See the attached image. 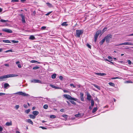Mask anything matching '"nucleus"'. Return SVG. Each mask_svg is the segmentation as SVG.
<instances>
[{"mask_svg":"<svg viewBox=\"0 0 133 133\" xmlns=\"http://www.w3.org/2000/svg\"><path fill=\"white\" fill-rule=\"evenodd\" d=\"M125 45H133V43L131 42H125Z\"/></svg>","mask_w":133,"mask_h":133,"instance_id":"f3484780","label":"nucleus"},{"mask_svg":"<svg viewBox=\"0 0 133 133\" xmlns=\"http://www.w3.org/2000/svg\"><path fill=\"white\" fill-rule=\"evenodd\" d=\"M6 76L7 77V78L11 77H16L18 76L17 75H15L13 74H11L9 75H6Z\"/></svg>","mask_w":133,"mask_h":133,"instance_id":"1a4fd4ad","label":"nucleus"},{"mask_svg":"<svg viewBox=\"0 0 133 133\" xmlns=\"http://www.w3.org/2000/svg\"><path fill=\"white\" fill-rule=\"evenodd\" d=\"M18 1L19 0H12L11 2H18Z\"/></svg>","mask_w":133,"mask_h":133,"instance_id":"58836bf2","label":"nucleus"},{"mask_svg":"<svg viewBox=\"0 0 133 133\" xmlns=\"http://www.w3.org/2000/svg\"><path fill=\"white\" fill-rule=\"evenodd\" d=\"M75 116L76 117H80L81 116V114H78L75 115Z\"/></svg>","mask_w":133,"mask_h":133,"instance_id":"473e14b6","label":"nucleus"},{"mask_svg":"<svg viewBox=\"0 0 133 133\" xmlns=\"http://www.w3.org/2000/svg\"><path fill=\"white\" fill-rule=\"evenodd\" d=\"M63 117H64V118H67V115H63V116H62Z\"/></svg>","mask_w":133,"mask_h":133,"instance_id":"13d9d810","label":"nucleus"},{"mask_svg":"<svg viewBox=\"0 0 133 133\" xmlns=\"http://www.w3.org/2000/svg\"><path fill=\"white\" fill-rule=\"evenodd\" d=\"M32 113L35 116L39 114V112L37 111H34Z\"/></svg>","mask_w":133,"mask_h":133,"instance_id":"4468645a","label":"nucleus"},{"mask_svg":"<svg viewBox=\"0 0 133 133\" xmlns=\"http://www.w3.org/2000/svg\"><path fill=\"white\" fill-rule=\"evenodd\" d=\"M46 28V27L45 26H43L41 28V29L42 30H44Z\"/></svg>","mask_w":133,"mask_h":133,"instance_id":"a19ab883","label":"nucleus"},{"mask_svg":"<svg viewBox=\"0 0 133 133\" xmlns=\"http://www.w3.org/2000/svg\"><path fill=\"white\" fill-rule=\"evenodd\" d=\"M9 51L12 52V51L11 50H8L6 51L5 52L6 53V52H9Z\"/></svg>","mask_w":133,"mask_h":133,"instance_id":"e2e57ef3","label":"nucleus"},{"mask_svg":"<svg viewBox=\"0 0 133 133\" xmlns=\"http://www.w3.org/2000/svg\"><path fill=\"white\" fill-rule=\"evenodd\" d=\"M70 85L71 86H72L74 88H76V86L74 85L73 84L71 83L70 84Z\"/></svg>","mask_w":133,"mask_h":133,"instance_id":"79ce46f5","label":"nucleus"},{"mask_svg":"<svg viewBox=\"0 0 133 133\" xmlns=\"http://www.w3.org/2000/svg\"><path fill=\"white\" fill-rule=\"evenodd\" d=\"M12 124L11 122H6V124L5 125H6L7 126H9L11 125Z\"/></svg>","mask_w":133,"mask_h":133,"instance_id":"aec40b11","label":"nucleus"},{"mask_svg":"<svg viewBox=\"0 0 133 133\" xmlns=\"http://www.w3.org/2000/svg\"><path fill=\"white\" fill-rule=\"evenodd\" d=\"M63 96L64 97L68 99L73 100L76 101H77L78 100L77 98L72 97L71 96L69 95L64 94Z\"/></svg>","mask_w":133,"mask_h":133,"instance_id":"f257e3e1","label":"nucleus"},{"mask_svg":"<svg viewBox=\"0 0 133 133\" xmlns=\"http://www.w3.org/2000/svg\"><path fill=\"white\" fill-rule=\"evenodd\" d=\"M83 31L81 30H76V35L77 37H79L80 35L83 33Z\"/></svg>","mask_w":133,"mask_h":133,"instance_id":"39448f33","label":"nucleus"},{"mask_svg":"<svg viewBox=\"0 0 133 133\" xmlns=\"http://www.w3.org/2000/svg\"><path fill=\"white\" fill-rule=\"evenodd\" d=\"M118 78H119L118 77H113V78H111V79H118Z\"/></svg>","mask_w":133,"mask_h":133,"instance_id":"864d4df0","label":"nucleus"},{"mask_svg":"<svg viewBox=\"0 0 133 133\" xmlns=\"http://www.w3.org/2000/svg\"><path fill=\"white\" fill-rule=\"evenodd\" d=\"M40 68V67L38 66H36L32 68L33 70H36V69H39Z\"/></svg>","mask_w":133,"mask_h":133,"instance_id":"c85d7f7f","label":"nucleus"},{"mask_svg":"<svg viewBox=\"0 0 133 133\" xmlns=\"http://www.w3.org/2000/svg\"><path fill=\"white\" fill-rule=\"evenodd\" d=\"M108 84L109 85L112 86H114L115 85L112 82H109Z\"/></svg>","mask_w":133,"mask_h":133,"instance_id":"2f4dec72","label":"nucleus"},{"mask_svg":"<svg viewBox=\"0 0 133 133\" xmlns=\"http://www.w3.org/2000/svg\"><path fill=\"white\" fill-rule=\"evenodd\" d=\"M50 117L52 118H55L56 117V116L54 115H51L50 116Z\"/></svg>","mask_w":133,"mask_h":133,"instance_id":"f704fd0d","label":"nucleus"},{"mask_svg":"<svg viewBox=\"0 0 133 133\" xmlns=\"http://www.w3.org/2000/svg\"><path fill=\"white\" fill-rule=\"evenodd\" d=\"M91 106L93 107L94 105V101L93 99H91Z\"/></svg>","mask_w":133,"mask_h":133,"instance_id":"cd10ccee","label":"nucleus"},{"mask_svg":"<svg viewBox=\"0 0 133 133\" xmlns=\"http://www.w3.org/2000/svg\"><path fill=\"white\" fill-rule=\"evenodd\" d=\"M70 102L72 104L75 105L76 104V103L74 101H70Z\"/></svg>","mask_w":133,"mask_h":133,"instance_id":"c9c22d12","label":"nucleus"},{"mask_svg":"<svg viewBox=\"0 0 133 133\" xmlns=\"http://www.w3.org/2000/svg\"><path fill=\"white\" fill-rule=\"evenodd\" d=\"M10 87V85L8 83H5L4 84V88L7 89L8 87Z\"/></svg>","mask_w":133,"mask_h":133,"instance_id":"f8f14e48","label":"nucleus"},{"mask_svg":"<svg viewBox=\"0 0 133 133\" xmlns=\"http://www.w3.org/2000/svg\"><path fill=\"white\" fill-rule=\"evenodd\" d=\"M91 96L89 94H87V99L89 101L91 100Z\"/></svg>","mask_w":133,"mask_h":133,"instance_id":"dca6fc26","label":"nucleus"},{"mask_svg":"<svg viewBox=\"0 0 133 133\" xmlns=\"http://www.w3.org/2000/svg\"><path fill=\"white\" fill-rule=\"evenodd\" d=\"M96 74L97 75H100L101 76H103L106 75L105 73H96Z\"/></svg>","mask_w":133,"mask_h":133,"instance_id":"2eb2a0df","label":"nucleus"},{"mask_svg":"<svg viewBox=\"0 0 133 133\" xmlns=\"http://www.w3.org/2000/svg\"><path fill=\"white\" fill-rule=\"evenodd\" d=\"M50 86L51 87L54 88H55L56 87L55 86L52 84H50Z\"/></svg>","mask_w":133,"mask_h":133,"instance_id":"37998d69","label":"nucleus"},{"mask_svg":"<svg viewBox=\"0 0 133 133\" xmlns=\"http://www.w3.org/2000/svg\"><path fill=\"white\" fill-rule=\"evenodd\" d=\"M19 106L18 105H16L15 106V107L16 109L17 110L19 108Z\"/></svg>","mask_w":133,"mask_h":133,"instance_id":"4c0bfd02","label":"nucleus"},{"mask_svg":"<svg viewBox=\"0 0 133 133\" xmlns=\"http://www.w3.org/2000/svg\"><path fill=\"white\" fill-rule=\"evenodd\" d=\"M97 109V107L94 108L92 110V112L94 113L95 112Z\"/></svg>","mask_w":133,"mask_h":133,"instance_id":"a878e982","label":"nucleus"},{"mask_svg":"<svg viewBox=\"0 0 133 133\" xmlns=\"http://www.w3.org/2000/svg\"><path fill=\"white\" fill-rule=\"evenodd\" d=\"M108 58L109 59H111V61H112V58L110 56H109L108 57Z\"/></svg>","mask_w":133,"mask_h":133,"instance_id":"5fc2aeb1","label":"nucleus"},{"mask_svg":"<svg viewBox=\"0 0 133 133\" xmlns=\"http://www.w3.org/2000/svg\"><path fill=\"white\" fill-rule=\"evenodd\" d=\"M59 78L61 80H62L63 78V77L62 76H60L59 77Z\"/></svg>","mask_w":133,"mask_h":133,"instance_id":"c03bdc74","label":"nucleus"},{"mask_svg":"<svg viewBox=\"0 0 133 133\" xmlns=\"http://www.w3.org/2000/svg\"><path fill=\"white\" fill-rule=\"evenodd\" d=\"M2 30L8 33H11L12 32V31L11 30L9 29L6 28L3 29H2Z\"/></svg>","mask_w":133,"mask_h":133,"instance_id":"423d86ee","label":"nucleus"},{"mask_svg":"<svg viewBox=\"0 0 133 133\" xmlns=\"http://www.w3.org/2000/svg\"><path fill=\"white\" fill-rule=\"evenodd\" d=\"M63 91L64 92H68L69 91L66 90H64Z\"/></svg>","mask_w":133,"mask_h":133,"instance_id":"052dcab7","label":"nucleus"},{"mask_svg":"<svg viewBox=\"0 0 133 133\" xmlns=\"http://www.w3.org/2000/svg\"><path fill=\"white\" fill-rule=\"evenodd\" d=\"M4 65L6 66H9V64H4Z\"/></svg>","mask_w":133,"mask_h":133,"instance_id":"69168bd1","label":"nucleus"},{"mask_svg":"<svg viewBox=\"0 0 133 133\" xmlns=\"http://www.w3.org/2000/svg\"><path fill=\"white\" fill-rule=\"evenodd\" d=\"M93 85L95 87L97 88L99 90H100L101 89L100 87L99 86H98L95 84H93Z\"/></svg>","mask_w":133,"mask_h":133,"instance_id":"4be33fe9","label":"nucleus"},{"mask_svg":"<svg viewBox=\"0 0 133 133\" xmlns=\"http://www.w3.org/2000/svg\"><path fill=\"white\" fill-rule=\"evenodd\" d=\"M52 12V11H51V12H49L48 13H47V14H46L45 15H46V16H48V15H49L50 14H51Z\"/></svg>","mask_w":133,"mask_h":133,"instance_id":"3c124183","label":"nucleus"},{"mask_svg":"<svg viewBox=\"0 0 133 133\" xmlns=\"http://www.w3.org/2000/svg\"><path fill=\"white\" fill-rule=\"evenodd\" d=\"M61 25L62 26H66L68 25V24H66V22H64Z\"/></svg>","mask_w":133,"mask_h":133,"instance_id":"c756f323","label":"nucleus"},{"mask_svg":"<svg viewBox=\"0 0 133 133\" xmlns=\"http://www.w3.org/2000/svg\"><path fill=\"white\" fill-rule=\"evenodd\" d=\"M19 63V61H18L16 62V64H18Z\"/></svg>","mask_w":133,"mask_h":133,"instance_id":"338daca9","label":"nucleus"},{"mask_svg":"<svg viewBox=\"0 0 133 133\" xmlns=\"http://www.w3.org/2000/svg\"><path fill=\"white\" fill-rule=\"evenodd\" d=\"M30 62L32 63H40L37 61L34 60H32L30 61Z\"/></svg>","mask_w":133,"mask_h":133,"instance_id":"5701e85b","label":"nucleus"},{"mask_svg":"<svg viewBox=\"0 0 133 133\" xmlns=\"http://www.w3.org/2000/svg\"><path fill=\"white\" fill-rule=\"evenodd\" d=\"M29 116L30 118L33 119H34L36 117L35 116L31 114Z\"/></svg>","mask_w":133,"mask_h":133,"instance_id":"412c9836","label":"nucleus"},{"mask_svg":"<svg viewBox=\"0 0 133 133\" xmlns=\"http://www.w3.org/2000/svg\"><path fill=\"white\" fill-rule=\"evenodd\" d=\"M125 42L119 44L120 45H125Z\"/></svg>","mask_w":133,"mask_h":133,"instance_id":"bf43d9fd","label":"nucleus"},{"mask_svg":"<svg viewBox=\"0 0 133 133\" xmlns=\"http://www.w3.org/2000/svg\"><path fill=\"white\" fill-rule=\"evenodd\" d=\"M18 66L19 68H21L22 67L21 65L20 64H18Z\"/></svg>","mask_w":133,"mask_h":133,"instance_id":"4d7b16f0","label":"nucleus"},{"mask_svg":"<svg viewBox=\"0 0 133 133\" xmlns=\"http://www.w3.org/2000/svg\"><path fill=\"white\" fill-rule=\"evenodd\" d=\"M64 109H61L60 110V111L61 112H63Z\"/></svg>","mask_w":133,"mask_h":133,"instance_id":"0e129e2a","label":"nucleus"},{"mask_svg":"<svg viewBox=\"0 0 133 133\" xmlns=\"http://www.w3.org/2000/svg\"><path fill=\"white\" fill-rule=\"evenodd\" d=\"M24 107L25 108H27L28 107V106L26 104H24L23 105Z\"/></svg>","mask_w":133,"mask_h":133,"instance_id":"603ef678","label":"nucleus"},{"mask_svg":"<svg viewBox=\"0 0 133 133\" xmlns=\"http://www.w3.org/2000/svg\"><path fill=\"white\" fill-rule=\"evenodd\" d=\"M31 82L34 83H41V81L37 79H33L31 81Z\"/></svg>","mask_w":133,"mask_h":133,"instance_id":"6e6552de","label":"nucleus"},{"mask_svg":"<svg viewBox=\"0 0 133 133\" xmlns=\"http://www.w3.org/2000/svg\"><path fill=\"white\" fill-rule=\"evenodd\" d=\"M39 128H41L43 129H46V128L43 127H40Z\"/></svg>","mask_w":133,"mask_h":133,"instance_id":"de8ad7c7","label":"nucleus"},{"mask_svg":"<svg viewBox=\"0 0 133 133\" xmlns=\"http://www.w3.org/2000/svg\"><path fill=\"white\" fill-rule=\"evenodd\" d=\"M11 41L12 42L14 43H18V41H15L14 40H12Z\"/></svg>","mask_w":133,"mask_h":133,"instance_id":"e433bc0d","label":"nucleus"},{"mask_svg":"<svg viewBox=\"0 0 133 133\" xmlns=\"http://www.w3.org/2000/svg\"><path fill=\"white\" fill-rule=\"evenodd\" d=\"M29 39L31 40H34L35 39V37L33 35H31L29 37Z\"/></svg>","mask_w":133,"mask_h":133,"instance_id":"6ab92c4d","label":"nucleus"},{"mask_svg":"<svg viewBox=\"0 0 133 133\" xmlns=\"http://www.w3.org/2000/svg\"><path fill=\"white\" fill-rule=\"evenodd\" d=\"M56 74H53L52 75V76H51V78H52V79H54L55 78H56Z\"/></svg>","mask_w":133,"mask_h":133,"instance_id":"bb28decb","label":"nucleus"},{"mask_svg":"<svg viewBox=\"0 0 133 133\" xmlns=\"http://www.w3.org/2000/svg\"><path fill=\"white\" fill-rule=\"evenodd\" d=\"M48 108V106L47 104H45L43 106V108L45 109H47Z\"/></svg>","mask_w":133,"mask_h":133,"instance_id":"7c9ffc66","label":"nucleus"},{"mask_svg":"<svg viewBox=\"0 0 133 133\" xmlns=\"http://www.w3.org/2000/svg\"><path fill=\"white\" fill-rule=\"evenodd\" d=\"M20 16H21L22 18V22L23 23H25V19L24 16L22 14H20Z\"/></svg>","mask_w":133,"mask_h":133,"instance_id":"9d476101","label":"nucleus"},{"mask_svg":"<svg viewBox=\"0 0 133 133\" xmlns=\"http://www.w3.org/2000/svg\"><path fill=\"white\" fill-rule=\"evenodd\" d=\"M80 98L81 99V100L82 101H84V94L82 93H80Z\"/></svg>","mask_w":133,"mask_h":133,"instance_id":"9b49d317","label":"nucleus"},{"mask_svg":"<svg viewBox=\"0 0 133 133\" xmlns=\"http://www.w3.org/2000/svg\"><path fill=\"white\" fill-rule=\"evenodd\" d=\"M6 94L4 93H0V96L5 95Z\"/></svg>","mask_w":133,"mask_h":133,"instance_id":"09e8293b","label":"nucleus"},{"mask_svg":"<svg viewBox=\"0 0 133 133\" xmlns=\"http://www.w3.org/2000/svg\"><path fill=\"white\" fill-rule=\"evenodd\" d=\"M107 29V28L105 27L102 30V32H101L102 34H101V35H102V34L105 31H106Z\"/></svg>","mask_w":133,"mask_h":133,"instance_id":"393cba45","label":"nucleus"},{"mask_svg":"<svg viewBox=\"0 0 133 133\" xmlns=\"http://www.w3.org/2000/svg\"><path fill=\"white\" fill-rule=\"evenodd\" d=\"M26 122L30 123V124H31L32 125L33 124V122L31 120V119H28L26 120Z\"/></svg>","mask_w":133,"mask_h":133,"instance_id":"ddd939ff","label":"nucleus"},{"mask_svg":"<svg viewBox=\"0 0 133 133\" xmlns=\"http://www.w3.org/2000/svg\"><path fill=\"white\" fill-rule=\"evenodd\" d=\"M132 82L131 81H127L125 82V83H132Z\"/></svg>","mask_w":133,"mask_h":133,"instance_id":"49530a36","label":"nucleus"},{"mask_svg":"<svg viewBox=\"0 0 133 133\" xmlns=\"http://www.w3.org/2000/svg\"><path fill=\"white\" fill-rule=\"evenodd\" d=\"M127 62L129 64V65H130L131 63V61L130 60H128L127 61Z\"/></svg>","mask_w":133,"mask_h":133,"instance_id":"a18cd8bd","label":"nucleus"},{"mask_svg":"<svg viewBox=\"0 0 133 133\" xmlns=\"http://www.w3.org/2000/svg\"><path fill=\"white\" fill-rule=\"evenodd\" d=\"M7 78L6 75L0 76V81H2L5 80V79Z\"/></svg>","mask_w":133,"mask_h":133,"instance_id":"0eeeda50","label":"nucleus"},{"mask_svg":"<svg viewBox=\"0 0 133 133\" xmlns=\"http://www.w3.org/2000/svg\"><path fill=\"white\" fill-rule=\"evenodd\" d=\"M105 40L104 38L102 39L99 43V44L100 45H102L104 43Z\"/></svg>","mask_w":133,"mask_h":133,"instance_id":"a211bd4d","label":"nucleus"},{"mask_svg":"<svg viewBox=\"0 0 133 133\" xmlns=\"http://www.w3.org/2000/svg\"><path fill=\"white\" fill-rule=\"evenodd\" d=\"M15 94H18L19 95H22L24 96H26L28 97H30V95L28 94L23 92L22 91H20L17 92Z\"/></svg>","mask_w":133,"mask_h":133,"instance_id":"20e7f679","label":"nucleus"},{"mask_svg":"<svg viewBox=\"0 0 133 133\" xmlns=\"http://www.w3.org/2000/svg\"><path fill=\"white\" fill-rule=\"evenodd\" d=\"M47 4L49 6H50L51 5L50 3H47Z\"/></svg>","mask_w":133,"mask_h":133,"instance_id":"774afa93","label":"nucleus"},{"mask_svg":"<svg viewBox=\"0 0 133 133\" xmlns=\"http://www.w3.org/2000/svg\"><path fill=\"white\" fill-rule=\"evenodd\" d=\"M3 129V128L1 126H0V132H2Z\"/></svg>","mask_w":133,"mask_h":133,"instance_id":"8fccbe9b","label":"nucleus"},{"mask_svg":"<svg viewBox=\"0 0 133 133\" xmlns=\"http://www.w3.org/2000/svg\"><path fill=\"white\" fill-rule=\"evenodd\" d=\"M101 30H99L97 31L96 34L94 36V41L95 42H96L97 40V38L98 36L99 35L101 34Z\"/></svg>","mask_w":133,"mask_h":133,"instance_id":"7ed1b4c3","label":"nucleus"},{"mask_svg":"<svg viewBox=\"0 0 133 133\" xmlns=\"http://www.w3.org/2000/svg\"><path fill=\"white\" fill-rule=\"evenodd\" d=\"M3 42L5 43H11L10 41L8 40H3Z\"/></svg>","mask_w":133,"mask_h":133,"instance_id":"b1692460","label":"nucleus"},{"mask_svg":"<svg viewBox=\"0 0 133 133\" xmlns=\"http://www.w3.org/2000/svg\"><path fill=\"white\" fill-rule=\"evenodd\" d=\"M36 11H34L33 12V13L32 14V15H35V14H36Z\"/></svg>","mask_w":133,"mask_h":133,"instance_id":"680f3d73","label":"nucleus"},{"mask_svg":"<svg viewBox=\"0 0 133 133\" xmlns=\"http://www.w3.org/2000/svg\"><path fill=\"white\" fill-rule=\"evenodd\" d=\"M30 109H28L27 110H26L25 112L26 113L28 114L30 112Z\"/></svg>","mask_w":133,"mask_h":133,"instance_id":"ea45409f","label":"nucleus"},{"mask_svg":"<svg viewBox=\"0 0 133 133\" xmlns=\"http://www.w3.org/2000/svg\"><path fill=\"white\" fill-rule=\"evenodd\" d=\"M87 46L89 48H91V46L89 44H87Z\"/></svg>","mask_w":133,"mask_h":133,"instance_id":"6e6d98bb","label":"nucleus"},{"mask_svg":"<svg viewBox=\"0 0 133 133\" xmlns=\"http://www.w3.org/2000/svg\"><path fill=\"white\" fill-rule=\"evenodd\" d=\"M112 35L109 34L105 37L104 38L106 40L107 43H108L110 41V39L112 38Z\"/></svg>","mask_w":133,"mask_h":133,"instance_id":"f03ea898","label":"nucleus"},{"mask_svg":"<svg viewBox=\"0 0 133 133\" xmlns=\"http://www.w3.org/2000/svg\"><path fill=\"white\" fill-rule=\"evenodd\" d=\"M0 21L2 22H8V20H4L3 19H1Z\"/></svg>","mask_w":133,"mask_h":133,"instance_id":"72a5a7b5","label":"nucleus"}]
</instances>
